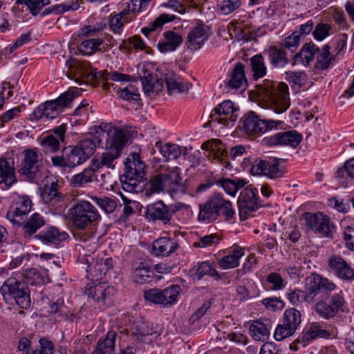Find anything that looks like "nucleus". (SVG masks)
Returning a JSON list of instances; mask_svg holds the SVG:
<instances>
[{
  "label": "nucleus",
  "mask_w": 354,
  "mask_h": 354,
  "mask_svg": "<svg viewBox=\"0 0 354 354\" xmlns=\"http://www.w3.org/2000/svg\"><path fill=\"white\" fill-rule=\"evenodd\" d=\"M336 289V284L328 278L313 273L305 279L304 290H292L288 299L294 306L302 300L309 304L316 302L315 311L319 317L328 319L343 312L346 304L342 290L330 295Z\"/></svg>",
  "instance_id": "f257e3e1"
},
{
  "label": "nucleus",
  "mask_w": 354,
  "mask_h": 354,
  "mask_svg": "<svg viewBox=\"0 0 354 354\" xmlns=\"http://www.w3.org/2000/svg\"><path fill=\"white\" fill-rule=\"evenodd\" d=\"M106 134L107 136L106 151L98 158L91 162L95 170L102 167L114 169V161L120 157L122 150L131 137L132 133L127 128L117 129L111 127Z\"/></svg>",
  "instance_id": "f03ea898"
},
{
  "label": "nucleus",
  "mask_w": 354,
  "mask_h": 354,
  "mask_svg": "<svg viewBox=\"0 0 354 354\" xmlns=\"http://www.w3.org/2000/svg\"><path fill=\"white\" fill-rule=\"evenodd\" d=\"M258 93L276 113H282L290 107L289 88L284 82L266 80L258 86Z\"/></svg>",
  "instance_id": "7ed1b4c3"
},
{
  "label": "nucleus",
  "mask_w": 354,
  "mask_h": 354,
  "mask_svg": "<svg viewBox=\"0 0 354 354\" xmlns=\"http://www.w3.org/2000/svg\"><path fill=\"white\" fill-rule=\"evenodd\" d=\"M96 145L93 140L84 139L77 146L66 147L62 156L51 158L53 165L64 169L74 168L89 158L95 152Z\"/></svg>",
  "instance_id": "20e7f679"
},
{
  "label": "nucleus",
  "mask_w": 354,
  "mask_h": 354,
  "mask_svg": "<svg viewBox=\"0 0 354 354\" xmlns=\"http://www.w3.org/2000/svg\"><path fill=\"white\" fill-rule=\"evenodd\" d=\"M69 212L71 223L77 230H86L101 218L97 209L85 200L77 201Z\"/></svg>",
  "instance_id": "39448f33"
},
{
  "label": "nucleus",
  "mask_w": 354,
  "mask_h": 354,
  "mask_svg": "<svg viewBox=\"0 0 354 354\" xmlns=\"http://www.w3.org/2000/svg\"><path fill=\"white\" fill-rule=\"evenodd\" d=\"M66 65L68 67L67 75L69 78L78 75L80 77H88L92 75L96 80H113L118 82H128L131 76L126 74L119 73L118 72L107 71H95L91 70L90 64L86 62H82L75 59H70L66 61Z\"/></svg>",
  "instance_id": "423d86ee"
},
{
  "label": "nucleus",
  "mask_w": 354,
  "mask_h": 354,
  "mask_svg": "<svg viewBox=\"0 0 354 354\" xmlns=\"http://www.w3.org/2000/svg\"><path fill=\"white\" fill-rule=\"evenodd\" d=\"M0 293L6 303L15 301L19 308L27 309L30 306V297L28 288L15 277L6 279L0 288Z\"/></svg>",
  "instance_id": "0eeeda50"
},
{
  "label": "nucleus",
  "mask_w": 354,
  "mask_h": 354,
  "mask_svg": "<svg viewBox=\"0 0 354 354\" xmlns=\"http://www.w3.org/2000/svg\"><path fill=\"white\" fill-rule=\"evenodd\" d=\"M43 167V154L39 149H25L22 152L20 167L18 172L24 180L34 182L41 176Z\"/></svg>",
  "instance_id": "6e6552de"
},
{
  "label": "nucleus",
  "mask_w": 354,
  "mask_h": 354,
  "mask_svg": "<svg viewBox=\"0 0 354 354\" xmlns=\"http://www.w3.org/2000/svg\"><path fill=\"white\" fill-rule=\"evenodd\" d=\"M240 122L241 128L247 134L261 136L268 131L276 129L282 121L261 119L254 112L250 111L241 118Z\"/></svg>",
  "instance_id": "1a4fd4ad"
},
{
  "label": "nucleus",
  "mask_w": 354,
  "mask_h": 354,
  "mask_svg": "<svg viewBox=\"0 0 354 354\" xmlns=\"http://www.w3.org/2000/svg\"><path fill=\"white\" fill-rule=\"evenodd\" d=\"M303 342L310 343L316 339H332L337 337V328L319 322L308 323L302 331Z\"/></svg>",
  "instance_id": "9d476101"
},
{
  "label": "nucleus",
  "mask_w": 354,
  "mask_h": 354,
  "mask_svg": "<svg viewBox=\"0 0 354 354\" xmlns=\"http://www.w3.org/2000/svg\"><path fill=\"white\" fill-rule=\"evenodd\" d=\"M80 92L77 88H71L55 100L46 102L44 104L45 118L48 119L57 118L64 107L68 106L73 100L80 95Z\"/></svg>",
  "instance_id": "9b49d317"
},
{
  "label": "nucleus",
  "mask_w": 354,
  "mask_h": 354,
  "mask_svg": "<svg viewBox=\"0 0 354 354\" xmlns=\"http://www.w3.org/2000/svg\"><path fill=\"white\" fill-rule=\"evenodd\" d=\"M306 225L322 237L332 238L335 231L334 225L328 216L322 212L306 214Z\"/></svg>",
  "instance_id": "f8f14e48"
},
{
  "label": "nucleus",
  "mask_w": 354,
  "mask_h": 354,
  "mask_svg": "<svg viewBox=\"0 0 354 354\" xmlns=\"http://www.w3.org/2000/svg\"><path fill=\"white\" fill-rule=\"evenodd\" d=\"M116 290L113 286L98 283L88 284L85 288V294L98 304L99 308H104L112 304V297Z\"/></svg>",
  "instance_id": "ddd939ff"
},
{
  "label": "nucleus",
  "mask_w": 354,
  "mask_h": 354,
  "mask_svg": "<svg viewBox=\"0 0 354 354\" xmlns=\"http://www.w3.org/2000/svg\"><path fill=\"white\" fill-rule=\"evenodd\" d=\"M32 208V201L26 196H19L13 202L7 212L6 218L15 225L24 223Z\"/></svg>",
  "instance_id": "4468645a"
},
{
  "label": "nucleus",
  "mask_w": 354,
  "mask_h": 354,
  "mask_svg": "<svg viewBox=\"0 0 354 354\" xmlns=\"http://www.w3.org/2000/svg\"><path fill=\"white\" fill-rule=\"evenodd\" d=\"M238 118V109L234 106L230 100L223 101L218 108L214 109V112L209 115V122H216L228 127L233 124Z\"/></svg>",
  "instance_id": "2eb2a0df"
},
{
  "label": "nucleus",
  "mask_w": 354,
  "mask_h": 354,
  "mask_svg": "<svg viewBox=\"0 0 354 354\" xmlns=\"http://www.w3.org/2000/svg\"><path fill=\"white\" fill-rule=\"evenodd\" d=\"M176 211V206H167L162 201H158L147 206L146 217L153 222L160 221L166 225L169 223Z\"/></svg>",
  "instance_id": "dca6fc26"
},
{
  "label": "nucleus",
  "mask_w": 354,
  "mask_h": 354,
  "mask_svg": "<svg viewBox=\"0 0 354 354\" xmlns=\"http://www.w3.org/2000/svg\"><path fill=\"white\" fill-rule=\"evenodd\" d=\"M257 194V190L251 187H247L241 192L237 203L241 220L246 219L248 215L258 208Z\"/></svg>",
  "instance_id": "f3484780"
},
{
  "label": "nucleus",
  "mask_w": 354,
  "mask_h": 354,
  "mask_svg": "<svg viewBox=\"0 0 354 354\" xmlns=\"http://www.w3.org/2000/svg\"><path fill=\"white\" fill-rule=\"evenodd\" d=\"M164 178L166 192L171 196L178 193H187V187L186 183L183 182L180 176V169L174 167L169 169L166 173L162 174Z\"/></svg>",
  "instance_id": "a211bd4d"
},
{
  "label": "nucleus",
  "mask_w": 354,
  "mask_h": 354,
  "mask_svg": "<svg viewBox=\"0 0 354 354\" xmlns=\"http://www.w3.org/2000/svg\"><path fill=\"white\" fill-rule=\"evenodd\" d=\"M251 171L253 174L264 175L272 179L281 178L284 174V170L276 159L272 161L256 160L252 164Z\"/></svg>",
  "instance_id": "6ab92c4d"
},
{
  "label": "nucleus",
  "mask_w": 354,
  "mask_h": 354,
  "mask_svg": "<svg viewBox=\"0 0 354 354\" xmlns=\"http://www.w3.org/2000/svg\"><path fill=\"white\" fill-rule=\"evenodd\" d=\"M328 266L336 276L344 281L354 280V268L339 255H333L328 261Z\"/></svg>",
  "instance_id": "aec40b11"
},
{
  "label": "nucleus",
  "mask_w": 354,
  "mask_h": 354,
  "mask_svg": "<svg viewBox=\"0 0 354 354\" xmlns=\"http://www.w3.org/2000/svg\"><path fill=\"white\" fill-rule=\"evenodd\" d=\"M207 32V26L197 24L190 30L187 35L186 41L187 48L194 50L201 48L208 38Z\"/></svg>",
  "instance_id": "412c9836"
},
{
  "label": "nucleus",
  "mask_w": 354,
  "mask_h": 354,
  "mask_svg": "<svg viewBox=\"0 0 354 354\" xmlns=\"http://www.w3.org/2000/svg\"><path fill=\"white\" fill-rule=\"evenodd\" d=\"M115 265V261L111 257L97 260L93 265L88 266V277L93 281L101 280Z\"/></svg>",
  "instance_id": "4be33fe9"
},
{
  "label": "nucleus",
  "mask_w": 354,
  "mask_h": 354,
  "mask_svg": "<svg viewBox=\"0 0 354 354\" xmlns=\"http://www.w3.org/2000/svg\"><path fill=\"white\" fill-rule=\"evenodd\" d=\"M301 140V136L296 131H288L277 133L267 138L270 145H289L296 147Z\"/></svg>",
  "instance_id": "5701e85b"
},
{
  "label": "nucleus",
  "mask_w": 354,
  "mask_h": 354,
  "mask_svg": "<svg viewBox=\"0 0 354 354\" xmlns=\"http://www.w3.org/2000/svg\"><path fill=\"white\" fill-rule=\"evenodd\" d=\"M268 61L274 68H284L290 63L288 52L280 46H271L266 50Z\"/></svg>",
  "instance_id": "b1692460"
},
{
  "label": "nucleus",
  "mask_w": 354,
  "mask_h": 354,
  "mask_svg": "<svg viewBox=\"0 0 354 354\" xmlns=\"http://www.w3.org/2000/svg\"><path fill=\"white\" fill-rule=\"evenodd\" d=\"M165 81L169 95L187 93L191 85L180 76L174 73L165 74Z\"/></svg>",
  "instance_id": "393cba45"
},
{
  "label": "nucleus",
  "mask_w": 354,
  "mask_h": 354,
  "mask_svg": "<svg viewBox=\"0 0 354 354\" xmlns=\"http://www.w3.org/2000/svg\"><path fill=\"white\" fill-rule=\"evenodd\" d=\"M178 248L177 241L170 237H160L156 239L153 243L152 250L155 255L168 257Z\"/></svg>",
  "instance_id": "a878e982"
},
{
  "label": "nucleus",
  "mask_w": 354,
  "mask_h": 354,
  "mask_svg": "<svg viewBox=\"0 0 354 354\" xmlns=\"http://www.w3.org/2000/svg\"><path fill=\"white\" fill-rule=\"evenodd\" d=\"M317 52H319V48L314 43L304 44L299 52L294 55L292 65L308 66L314 59Z\"/></svg>",
  "instance_id": "bb28decb"
},
{
  "label": "nucleus",
  "mask_w": 354,
  "mask_h": 354,
  "mask_svg": "<svg viewBox=\"0 0 354 354\" xmlns=\"http://www.w3.org/2000/svg\"><path fill=\"white\" fill-rule=\"evenodd\" d=\"M16 182L14 160L11 158H0V184L9 187Z\"/></svg>",
  "instance_id": "cd10ccee"
},
{
  "label": "nucleus",
  "mask_w": 354,
  "mask_h": 354,
  "mask_svg": "<svg viewBox=\"0 0 354 354\" xmlns=\"http://www.w3.org/2000/svg\"><path fill=\"white\" fill-rule=\"evenodd\" d=\"M271 328L270 321L266 319L253 320L250 325L249 330L252 337L256 341L263 342L268 339Z\"/></svg>",
  "instance_id": "c85d7f7f"
},
{
  "label": "nucleus",
  "mask_w": 354,
  "mask_h": 354,
  "mask_svg": "<svg viewBox=\"0 0 354 354\" xmlns=\"http://www.w3.org/2000/svg\"><path fill=\"white\" fill-rule=\"evenodd\" d=\"M67 236V233L60 232L57 228L50 227L40 232L35 236V238L46 245H58L66 239Z\"/></svg>",
  "instance_id": "c756f323"
},
{
  "label": "nucleus",
  "mask_w": 354,
  "mask_h": 354,
  "mask_svg": "<svg viewBox=\"0 0 354 354\" xmlns=\"http://www.w3.org/2000/svg\"><path fill=\"white\" fill-rule=\"evenodd\" d=\"M211 196L218 216L222 215L225 221H230L235 214L232 203L225 200L221 194H214Z\"/></svg>",
  "instance_id": "7c9ffc66"
},
{
  "label": "nucleus",
  "mask_w": 354,
  "mask_h": 354,
  "mask_svg": "<svg viewBox=\"0 0 354 354\" xmlns=\"http://www.w3.org/2000/svg\"><path fill=\"white\" fill-rule=\"evenodd\" d=\"M202 149L209 151V156H212L213 159L221 162L225 168L230 167V162L223 158L225 150L222 147L221 141L219 140H212L204 142Z\"/></svg>",
  "instance_id": "2f4dec72"
},
{
  "label": "nucleus",
  "mask_w": 354,
  "mask_h": 354,
  "mask_svg": "<svg viewBox=\"0 0 354 354\" xmlns=\"http://www.w3.org/2000/svg\"><path fill=\"white\" fill-rule=\"evenodd\" d=\"M165 40L158 44V48L161 53L175 50L183 42L180 35L169 30L164 32Z\"/></svg>",
  "instance_id": "473e14b6"
},
{
  "label": "nucleus",
  "mask_w": 354,
  "mask_h": 354,
  "mask_svg": "<svg viewBox=\"0 0 354 354\" xmlns=\"http://www.w3.org/2000/svg\"><path fill=\"white\" fill-rule=\"evenodd\" d=\"M216 209L212 196H209L205 203L199 205L198 221L205 223L216 221L218 218Z\"/></svg>",
  "instance_id": "72a5a7b5"
},
{
  "label": "nucleus",
  "mask_w": 354,
  "mask_h": 354,
  "mask_svg": "<svg viewBox=\"0 0 354 354\" xmlns=\"http://www.w3.org/2000/svg\"><path fill=\"white\" fill-rule=\"evenodd\" d=\"M141 80L145 93L150 97H154L162 91L164 86V81L162 79L153 81L150 74H148V77L147 75L141 77Z\"/></svg>",
  "instance_id": "f704fd0d"
},
{
  "label": "nucleus",
  "mask_w": 354,
  "mask_h": 354,
  "mask_svg": "<svg viewBox=\"0 0 354 354\" xmlns=\"http://www.w3.org/2000/svg\"><path fill=\"white\" fill-rule=\"evenodd\" d=\"M133 19V17L126 15L125 11L121 10L116 14H111L109 16V25L111 31L115 34L120 35L124 28L125 23H129Z\"/></svg>",
  "instance_id": "c9c22d12"
},
{
  "label": "nucleus",
  "mask_w": 354,
  "mask_h": 354,
  "mask_svg": "<svg viewBox=\"0 0 354 354\" xmlns=\"http://www.w3.org/2000/svg\"><path fill=\"white\" fill-rule=\"evenodd\" d=\"M145 165L137 153H133L125 161V173L129 176H144Z\"/></svg>",
  "instance_id": "e433bc0d"
},
{
  "label": "nucleus",
  "mask_w": 354,
  "mask_h": 354,
  "mask_svg": "<svg viewBox=\"0 0 354 354\" xmlns=\"http://www.w3.org/2000/svg\"><path fill=\"white\" fill-rule=\"evenodd\" d=\"M95 169L91 165L88 167L84 169L82 172L74 175L71 180V183L74 187H80L86 184L94 181L96 178Z\"/></svg>",
  "instance_id": "4c0bfd02"
},
{
  "label": "nucleus",
  "mask_w": 354,
  "mask_h": 354,
  "mask_svg": "<svg viewBox=\"0 0 354 354\" xmlns=\"http://www.w3.org/2000/svg\"><path fill=\"white\" fill-rule=\"evenodd\" d=\"M244 255V250L239 247L234 248L227 256L221 258L218 264L223 269L227 270L237 267L239 264V259Z\"/></svg>",
  "instance_id": "58836bf2"
},
{
  "label": "nucleus",
  "mask_w": 354,
  "mask_h": 354,
  "mask_svg": "<svg viewBox=\"0 0 354 354\" xmlns=\"http://www.w3.org/2000/svg\"><path fill=\"white\" fill-rule=\"evenodd\" d=\"M23 224L24 237L29 238L45 225V220L39 213H34Z\"/></svg>",
  "instance_id": "ea45409f"
},
{
  "label": "nucleus",
  "mask_w": 354,
  "mask_h": 354,
  "mask_svg": "<svg viewBox=\"0 0 354 354\" xmlns=\"http://www.w3.org/2000/svg\"><path fill=\"white\" fill-rule=\"evenodd\" d=\"M116 333L109 331L104 338L99 339L94 354H112L115 348Z\"/></svg>",
  "instance_id": "a19ab883"
},
{
  "label": "nucleus",
  "mask_w": 354,
  "mask_h": 354,
  "mask_svg": "<svg viewBox=\"0 0 354 354\" xmlns=\"http://www.w3.org/2000/svg\"><path fill=\"white\" fill-rule=\"evenodd\" d=\"M132 277L136 283H149L153 280V271L147 263L141 262L133 270Z\"/></svg>",
  "instance_id": "79ce46f5"
},
{
  "label": "nucleus",
  "mask_w": 354,
  "mask_h": 354,
  "mask_svg": "<svg viewBox=\"0 0 354 354\" xmlns=\"http://www.w3.org/2000/svg\"><path fill=\"white\" fill-rule=\"evenodd\" d=\"M143 176H136L134 175L129 176V174L124 173L120 176V181L122 188L130 193L139 192L142 190V186L141 185L142 179Z\"/></svg>",
  "instance_id": "37998d69"
},
{
  "label": "nucleus",
  "mask_w": 354,
  "mask_h": 354,
  "mask_svg": "<svg viewBox=\"0 0 354 354\" xmlns=\"http://www.w3.org/2000/svg\"><path fill=\"white\" fill-rule=\"evenodd\" d=\"M246 82L244 65L241 63H237L232 71L228 86L232 88H239Z\"/></svg>",
  "instance_id": "c03bdc74"
},
{
  "label": "nucleus",
  "mask_w": 354,
  "mask_h": 354,
  "mask_svg": "<svg viewBox=\"0 0 354 354\" xmlns=\"http://www.w3.org/2000/svg\"><path fill=\"white\" fill-rule=\"evenodd\" d=\"M317 59L315 67L319 70H326L329 68L332 62L335 60L334 56L330 53V46L325 45L319 52H317Z\"/></svg>",
  "instance_id": "a18cd8bd"
},
{
  "label": "nucleus",
  "mask_w": 354,
  "mask_h": 354,
  "mask_svg": "<svg viewBox=\"0 0 354 354\" xmlns=\"http://www.w3.org/2000/svg\"><path fill=\"white\" fill-rule=\"evenodd\" d=\"M192 277L200 280L205 275L217 277V271L212 267L210 263L204 261L194 266L189 271Z\"/></svg>",
  "instance_id": "49530a36"
},
{
  "label": "nucleus",
  "mask_w": 354,
  "mask_h": 354,
  "mask_svg": "<svg viewBox=\"0 0 354 354\" xmlns=\"http://www.w3.org/2000/svg\"><path fill=\"white\" fill-rule=\"evenodd\" d=\"M103 39L91 38L82 41L77 44V48L83 55H90L100 50Z\"/></svg>",
  "instance_id": "de8ad7c7"
},
{
  "label": "nucleus",
  "mask_w": 354,
  "mask_h": 354,
  "mask_svg": "<svg viewBox=\"0 0 354 354\" xmlns=\"http://www.w3.org/2000/svg\"><path fill=\"white\" fill-rule=\"evenodd\" d=\"M156 147L162 156L167 159H176L180 157L182 153L180 147L176 144H163L162 142H157Z\"/></svg>",
  "instance_id": "09e8293b"
},
{
  "label": "nucleus",
  "mask_w": 354,
  "mask_h": 354,
  "mask_svg": "<svg viewBox=\"0 0 354 354\" xmlns=\"http://www.w3.org/2000/svg\"><path fill=\"white\" fill-rule=\"evenodd\" d=\"M120 98L132 102L136 106H141V99L138 89L133 84H129L118 91Z\"/></svg>",
  "instance_id": "8fccbe9b"
},
{
  "label": "nucleus",
  "mask_w": 354,
  "mask_h": 354,
  "mask_svg": "<svg viewBox=\"0 0 354 354\" xmlns=\"http://www.w3.org/2000/svg\"><path fill=\"white\" fill-rule=\"evenodd\" d=\"M180 290V286L178 285H171L162 289V306H171L176 303Z\"/></svg>",
  "instance_id": "3c124183"
},
{
  "label": "nucleus",
  "mask_w": 354,
  "mask_h": 354,
  "mask_svg": "<svg viewBox=\"0 0 354 354\" xmlns=\"http://www.w3.org/2000/svg\"><path fill=\"white\" fill-rule=\"evenodd\" d=\"M282 320L295 330H297L301 322V314L296 308H290L284 311Z\"/></svg>",
  "instance_id": "603ef678"
},
{
  "label": "nucleus",
  "mask_w": 354,
  "mask_h": 354,
  "mask_svg": "<svg viewBox=\"0 0 354 354\" xmlns=\"http://www.w3.org/2000/svg\"><path fill=\"white\" fill-rule=\"evenodd\" d=\"M251 69L253 78L257 80L266 75L267 68L261 55H256L250 59Z\"/></svg>",
  "instance_id": "864d4df0"
},
{
  "label": "nucleus",
  "mask_w": 354,
  "mask_h": 354,
  "mask_svg": "<svg viewBox=\"0 0 354 354\" xmlns=\"http://www.w3.org/2000/svg\"><path fill=\"white\" fill-rule=\"evenodd\" d=\"M175 17L167 14L160 15L147 27L142 28L141 32L145 36H148L150 32L160 28L163 24L167 22L174 20Z\"/></svg>",
  "instance_id": "5fc2aeb1"
},
{
  "label": "nucleus",
  "mask_w": 354,
  "mask_h": 354,
  "mask_svg": "<svg viewBox=\"0 0 354 354\" xmlns=\"http://www.w3.org/2000/svg\"><path fill=\"white\" fill-rule=\"evenodd\" d=\"M245 184V180L240 178L223 179L221 181V185L225 192L232 196H234L237 191L243 187Z\"/></svg>",
  "instance_id": "6e6d98bb"
},
{
  "label": "nucleus",
  "mask_w": 354,
  "mask_h": 354,
  "mask_svg": "<svg viewBox=\"0 0 354 354\" xmlns=\"http://www.w3.org/2000/svg\"><path fill=\"white\" fill-rule=\"evenodd\" d=\"M92 201L95 203L106 213L110 214L115 211L117 207V201L115 198L104 196H91Z\"/></svg>",
  "instance_id": "4d7b16f0"
},
{
  "label": "nucleus",
  "mask_w": 354,
  "mask_h": 354,
  "mask_svg": "<svg viewBox=\"0 0 354 354\" xmlns=\"http://www.w3.org/2000/svg\"><path fill=\"white\" fill-rule=\"evenodd\" d=\"M146 192L150 194L166 192V186L162 174L153 176L149 180L147 184Z\"/></svg>",
  "instance_id": "13d9d810"
},
{
  "label": "nucleus",
  "mask_w": 354,
  "mask_h": 354,
  "mask_svg": "<svg viewBox=\"0 0 354 354\" xmlns=\"http://www.w3.org/2000/svg\"><path fill=\"white\" fill-rule=\"evenodd\" d=\"M17 4H25L27 9L34 16L39 14L41 10L50 3L49 0H17Z\"/></svg>",
  "instance_id": "bf43d9fd"
},
{
  "label": "nucleus",
  "mask_w": 354,
  "mask_h": 354,
  "mask_svg": "<svg viewBox=\"0 0 354 354\" xmlns=\"http://www.w3.org/2000/svg\"><path fill=\"white\" fill-rule=\"evenodd\" d=\"M57 187V183L55 182L51 183L50 185H44L41 197L46 203L57 202L59 201L60 197L59 196Z\"/></svg>",
  "instance_id": "052dcab7"
},
{
  "label": "nucleus",
  "mask_w": 354,
  "mask_h": 354,
  "mask_svg": "<svg viewBox=\"0 0 354 354\" xmlns=\"http://www.w3.org/2000/svg\"><path fill=\"white\" fill-rule=\"evenodd\" d=\"M301 36L298 34V32L295 31L283 39L280 43V46L283 47L286 51L289 50L293 53L299 46Z\"/></svg>",
  "instance_id": "680f3d73"
},
{
  "label": "nucleus",
  "mask_w": 354,
  "mask_h": 354,
  "mask_svg": "<svg viewBox=\"0 0 354 354\" xmlns=\"http://www.w3.org/2000/svg\"><path fill=\"white\" fill-rule=\"evenodd\" d=\"M285 80L290 84L301 86L307 81V75L304 71H288Z\"/></svg>",
  "instance_id": "e2e57ef3"
},
{
  "label": "nucleus",
  "mask_w": 354,
  "mask_h": 354,
  "mask_svg": "<svg viewBox=\"0 0 354 354\" xmlns=\"http://www.w3.org/2000/svg\"><path fill=\"white\" fill-rule=\"evenodd\" d=\"M296 330L282 320V324H279L274 331V337L277 341H281L292 336Z\"/></svg>",
  "instance_id": "0e129e2a"
},
{
  "label": "nucleus",
  "mask_w": 354,
  "mask_h": 354,
  "mask_svg": "<svg viewBox=\"0 0 354 354\" xmlns=\"http://www.w3.org/2000/svg\"><path fill=\"white\" fill-rule=\"evenodd\" d=\"M335 176L337 178H343L347 176L354 179V157L346 161L343 167L337 170Z\"/></svg>",
  "instance_id": "69168bd1"
},
{
  "label": "nucleus",
  "mask_w": 354,
  "mask_h": 354,
  "mask_svg": "<svg viewBox=\"0 0 354 354\" xmlns=\"http://www.w3.org/2000/svg\"><path fill=\"white\" fill-rule=\"evenodd\" d=\"M106 27L105 23L96 24L94 26H85L82 27L78 33L79 37H91L96 36L97 34Z\"/></svg>",
  "instance_id": "338daca9"
},
{
  "label": "nucleus",
  "mask_w": 354,
  "mask_h": 354,
  "mask_svg": "<svg viewBox=\"0 0 354 354\" xmlns=\"http://www.w3.org/2000/svg\"><path fill=\"white\" fill-rule=\"evenodd\" d=\"M40 144L46 151L55 152L59 149L60 142L54 135H49L43 138Z\"/></svg>",
  "instance_id": "774afa93"
}]
</instances>
